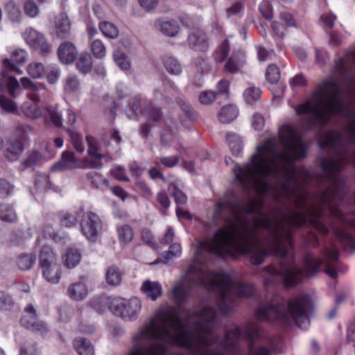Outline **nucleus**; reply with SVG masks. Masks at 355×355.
<instances>
[{"label": "nucleus", "mask_w": 355, "mask_h": 355, "mask_svg": "<svg viewBox=\"0 0 355 355\" xmlns=\"http://www.w3.org/2000/svg\"><path fill=\"white\" fill-rule=\"evenodd\" d=\"M232 233L243 241V244H239L237 239L230 236L229 229L220 227L214 232L212 237L199 243L198 250L223 259L234 257V254H249L250 263L255 266L261 265L269 257L268 250L259 247L260 241L250 234L241 233L236 223L233 224Z\"/></svg>", "instance_id": "f257e3e1"}, {"label": "nucleus", "mask_w": 355, "mask_h": 355, "mask_svg": "<svg viewBox=\"0 0 355 355\" xmlns=\"http://www.w3.org/2000/svg\"><path fill=\"white\" fill-rule=\"evenodd\" d=\"M283 235H277L275 241L270 243L268 250L269 257H279L281 261L279 268L274 264L265 266L262 271L272 279L282 277L283 287L286 289L294 288L303 282L304 278H311L317 275L320 268L324 264V260L315 256L311 252L306 253L302 257L303 268H291L285 265V258L288 256V250L282 242Z\"/></svg>", "instance_id": "f03ea898"}, {"label": "nucleus", "mask_w": 355, "mask_h": 355, "mask_svg": "<svg viewBox=\"0 0 355 355\" xmlns=\"http://www.w3.org/2000/svg\"><path fill=\"white\" fill-rule=\"evenodd\" d=\"M277 157L275 141L271 138L266 139L257 147V150L250 161L243 167L236 164L234 173L236 180L245 187L253 186L263 193L268 192L270 185L263 180L278 169L274 158Z\"/></svg>", "instance_id": "7ed1b4c3"}, {"label": "nucleus", "mask_w": 355, "mask_h": 355, "mask_svg": "<svg viewBox=\"0 0 355 355\" xmlns=\"http://www.w3.org/2000/svg\"><path fill=\"white\" fill-rule=\"evenodd\" d=\"M313 313V304L310 297L299 294L287 300L286 308L279 303L258 306L254 317L258 321L277 323L284 327L295 324L302 328V323H310Z\"/></svg>", "instance_id": "20e7f679"}, {"label": "nucleus", "mask_w": 355, "mask_h": 355, "mask_svg": "<svg viewBox=\"0 0 355 355\" xmlns=\"http://www.w3.org/2000/svg\"><path fill=\"white\" fill-rule=\"evenodd\" d=\"M159 317L164 324L170 322L171 327L178 328V333L173 338L175 345L189 349L196 347L192 333L187 329L179 313L174 309L160 311ZM141 335L146 339L161 341H167L171 337L170 329L165 324L159 325L155 318L150 320L148 324L141 331Z\"/></svg>", "instance_id": "39448f33"}, {"label": "nucleus", "mask_w": 355, "mask_h": 355, "mask_svg": "<svg viewBox=\"0 0 355 355\" xmlns=\"http://www.w3.org/2000/svg\"><path fill=\"white\" fill-rule=\"evenodd\" d=\"M279 137L284 148L291 153H283L280 157L291 164L288 167H284L282 172L285 181L293 182L295 181L297 177V169L294 162L295 160L306 157L307 146L295 128L289 124H284L280 128Z\"/></svg>", "instance_id": "423d86ee"}, {"label": "nucleus", "mask_w": 355, "mask_h": 355, "mask_svg": "<svg viewBox=\"0 0 355 355\" xmlns=\"http://www.w3.org/2000/svg\"><path fill=\"white\" fill-rule=\"evenodd\" d=\"M209 284L217 287L232 288L238 298L249 299L256 293L254 284L245 282H233L230 275L226 272H212Z\"/></svg>", "instance_id": "0eeeda50"}, {"label": "nucleus", "mask_w": 355, "mask_h": 355, "mask_svg": "<svg viewBox=\"0 0 355 355\" xmlns=\"http://www.w3.org/2000/svg\"><path fill=\"white\" fill-rule=\"evenodd\" d=\"M76 215H81L79 224L82 234L89 241H96L103 228V220L99 215L94 211L92 207L85 210L83 206L78 208Z\"/></svg>", "instance_id": "6e6552de"}, {"label": "nucleus", "mask_w": 355, "mask_h": 355, "mask_svg": "<svg viewBox=\"0 0 355 355\" xmlns=\"http://www.w3.org/2000/svg\"><path fill=\"white\" fill-rule=\"evenodd\" d=\"M20 89L17 80L2 71L0 76V92L7 91L12 98H16V92ZM0 108L7 113H15L17 111L16 103L11 98L0 95Z\"/></svg>", "instance_id": "1a4fd4ad"}, {"label": "nucleus", "mask_w": 355, "mask_h": 355, "mask_svg": "<svg viewBox=\"0 0 355 355\" xmlns=\"http://www.w3.org/2000/svg\"><path fill=\"white\" fill-rule=\"evenodd\" d=\"M284 220L291 226L300 227L307 225L317 230L323 235H327L329 228L319 219L309 216L306 213L299 211H292L289 215L282 214Z\"/></svg>", "instance_id": "9d476101"}, {"label": "nucleus", "mask_w": 355, "mask_h": 355, "mask_svg": "<svg viewBox=\"0 0 355 355\" xmlns=\"http://www.w3.org/2000/svg\"><path fill=\"white\" fill-rule=\"evenodd\" d=\"M31 128L26 124L19 125L13 132L10 139V144L5 151L6 157L10 162L18 159L24 150V143L26 141L28 131Z\"/></svg>", "instance_id": "9b49d317"}, {"label": "nucleus", "mask_w": 355, "mask_h": 355, "mask_svg": "<svg viewBox=\"0 0 355 355\" xmlns=\"http://www.w3.org/2000/svg\"><path fill=\"white\" fill-rule=\"evenodd\" d=\"M320 111L315 112V119L321 125H325L334 114H345L347 116H354V112H346L341 99L333 103H324Z\"/></svg>", "instance_id": "f8f14e48"}, {"label": "nucleus", "mask_w": 355, "mask_h": 355, "mask_svg": "<svg viewBox=\"0 0 355 355\" xmlns=\"http://www.w3.org/2000/svg\"><path fill=\"white\" fill-rule=\"evenodd\" d=\"M24 37L26 42L35 51H40L43 56H46L51 52V45L44 35L29 27L24 32Z\"/></svg>", "instance_id": "ddd939ff"}, {"label": "nucleus", "mask_w": 355, "mask_h": 355, "mask_svg": "<svg viewBox=\"0 0 355 355\" xmlns=\"http://www.w3.org/2000/svg\"><path fill=\"white\" fill-rule=\"evenodd\" d=\"M318 94L324 103H333L340 100V87L338 85L331 79H325L318 85Z\"/></svg>", "instance_id": "4468645a"}, {"label": "nucleus", "mask_w": 355, "mask_h": 355, "mask_svg": "<svg viewBox=\"0 0 355 355\" xmlns=\"http://www.w3.org/2000/svg\"><path fill=\"white\" fill-rule=\"evenodd\" d=\"M25 311L28 315H24L20 319L21 326L33 331L46 332V324L35 318V309L33 304H29L25 307Z\"/></svg>", "instance_id": "2eb2a0df"}, {"label": "nucleus", "mask_w": 355, "mask_h": 355, "mask_svg": "<svg viewBox=\"0 0 355 355\" xmlns=\"http://www.w3.org/2000/svg\"><path fill=\"white\" fill-rule=\"evenodd\" d=\"M87 144V153L90 157L89 164L92 168H101L103 167L102 159L105 157L104 155L99 152L100 141L92 135L86 136Z\"/></svg>", "instance_id": "dca6fc26"}, {"label": "nucleus", "mask_w": 355, "mask_h": 355, "mask_svg": "<svg viewBox=\"0 0 355 355\" xmlns=\"http://www.w3.org/2000/svg\"><path fill=\"white\" fill-rule=\"evenodd\" d=\"M320 166L322 170L327 174V178L332 182V186L336 189L337 182L340 178V165L334 157H321Z\"/></svg>", "instance_id": "f3484780"}, {"label": "nucleus", "mask_w": 355, "mask_h": 355, "mask_svg": "<svg viewBox=\"0 0 355 355\" xmlns=\"http://www.w3.org/2000/svg\"><path fill=\"white\" fill-rule=\"evenodd\" d=\"M57 55L62 64H70L77 59L78 51L73 42L64 41L60 44L57 49Z\"/></svg>", "instance_id": "a211bd4d"}, {"label": "nucleus", "mask_w": 355, "mask_h": 355, "mask_svg": "<svg viewBox=\"0 0 355 355\" xmlns=\"http://www.w3.org/2000/svg\"><path fill=\"white\" fill-rule=\"evenodd\" d=\"M28 58V53L24 49H15L11 53L10 58H6L3 61V66L4 70L3 71H6L7 73L8 71H14L19 74L21 73V70L15 65V63L18 64H24Z\"/></svg>", "instance_id": "6ab92c4d"}, {"label": "nucleus", "mask_w": 355, "mask_h": 355, "mask_svg": "<svg viewBox=\"0 0 355 355\" xmlns=\"http://www.w3.org/2000/svg\"><path fill=\"white\" fill-rule=\"evenodd\" d=\"M189 46L196 51L206 52L209 47L208 37L201 30H196L188 35Z\"/></svg>", "instance_id": "aec40b11"}, {"label": "nucleus", "mask_w": 355, "mask_h": 355, "mask_svg": "<svg viewBox=\"0 0 355 355\" xmlns=\"http://www.w3.org/2000/svg\"><path fill=\"white\" fill-rule=\"evenodd\" d=\"M71 23L64 12L61 13L55 20V33L58 38L66 40L71 35Z\"/></svg>", "instance_id": "412c9836"}, {"label": "nucleus", "mask_w": 355, "mask_h": 355, "mask_svg": "<svg viewBox=\"0 0 355 355\" xmlns=\"http://www.w3.org/2000/svg\"><path fill=\"white\" fill-rule=\"evenodd\" d=\"M175 102L184 112L182 115L180 116L181 124L184 128H189L192 122L196 119V114L191 106L187 104L182 98L178 97L175 98Z\"/></svg>", "instance_id": "4be33fe9"}, {"label": "nucleus", "mask_w": 355, "mask_h": 355, "mask_svg": "<svg viewBox=\"0 0 355 355\" xmlns=\"http://www.w3.org/2000/svg\"><path fill=\"white\" fill-rule=\"evenodd\" d=\"M55 259V256L53 250L49 246H42L39 256V266L41 268L42 274L49 275L47 266L57 264Z\"/></svg>", "instance_id": "5701e85b"}, {"label": "nucleus", "mask_w": 355, "mask_h": 355, "mask_svg": "<svg viewBox=\"0 0 355 355\" xmlns=\"http://www.w3.org/2000/svg\"><path fill=\"white\" fill-rule=\"evenodd\" d=\"M44 121L46 123L52 124L55 128L62 125V117L57 105H48L44 109Z\"/></svg>", "instance_id": "b1692460"}, {"label": "nucleus", "mask_w": 355, "mask_h": 355, "mask_svg": "<svg viewBox=\"0 0 355 355\" xmlns=\"http://www.w3.org/2000/svg\"><path fill=\"white\" fill-rule=\"evenodd\" d=\"M226 140L229 148L235 157H240L243 154V144L241 137L233 132L226 135Z\"/></svg>", "instance_id": "393cba45"}, {"label": "nucleus", "mask_w": 355, "mask_h": 355, "mask_svg": "<svg viewBox=\"0 0 355 355\" xmlns=\"http://www.w3.org/2000/svg\"><path fill=\"white\" fill-rule=\"evenodd\" d=\"M155 26L164 35L168 37L175 36L180 30V27L175 20L163 21L157 19L155 21Z\"/></svg>", "instance_id": "a878e982"}, {"label": "nucleus", "mask_w": 355, "mask_h": 355, "mask_svg": "<svg viewBox=\"0 0 355 355\" xmlns=\"http://www.w3.org/2000/svg\"><path fill=\"white\" fill-rule=\"evenodd\" d=\"M141 310L140 301L135 297L130 300H125V307L124 309L122 318L132 320L137 318L138 313Z\"/></svg>", "instance_id": "bb28decb"}, {"label": "nucleus", "mask_w": 355, "mask_h": 355, "mask_svg": "<svg viewBox=\"0 0 355 355\" xmlns=\"http://www.w3.org/2000/svg\"><path fill=\"white\" fill-rule=\"evenodd\" d=\"M73 345L78 355H94V349L89 340L77 337L74 338Z\"/></svg>", "instance_id": "cd10ccee"}, {"label": "nucleus", "mask_w": 355, "mask_h": 355, "mask_svg": "<svg viewBox=\"0 0 355 355\" xmlns=\"http://www.w3.org/2000/svg\"><path fill=\"white\" fill-rule=\"evenodd\" d=\"M239 110L236 105L223 106L218 114V120L223 123H230L237 118Z\"/></svg>", "instance_id": "c85d7f7f"}, {"label": "nucleus", "mask_w": 355, "mask_h": 355, "mask_svg": "<svg viewBox=\"0 0 355 355\" xmlns=\"http://www.w3.org/2000/svg\"><path fill=\"white\" fill-rule=\"evenodd\" d=\"M263 333V329L260 325L251 323L243 329L241 337L247 342L256 341L261 337Z\"/></svg>", "instance_id": "c756f323"}, {"label": "nucleus", "mask_w": 355, "mask_h": 355, "mask_svg": "<svg viewBox=\"0 0 355 355\" xmlns=\"http://www.w3.org/2000/svg\"><path fill=\"white\" fill-rule=\"evenodd\" d=\"M67 293L70 298L77 301L83 300L87 295V288L84 282H76L69 286Z\"/></svg>", "instance_id": "7c9ffc66"}, {"label": "nucleus", "mask_w": 355, "mask_h": 355, "mask_svg": "<svg viewBox=\"0 0 355 355\" xmlns=\"http://www.w3.org/2000/svg\"><path fill=\"white\" fill-rule=\"evenodd\" d=\"M141 291L146 294L147 297L152 300H157L162 293V286L158 282H153L149 280H146L143 283Z\"/></svg>", "instance_id": "2f4dec72"}, {"label": "nucleus", "mask_w": 355, "mask_h": 355, "mask_svg": "<svg viewBox=\"0 0 355 355\" xmlns=\"http://www.w3.org/2000/svg\"><path fill=\"white\" fill-rule=\"evenodd\" d=\"M76 60V68L82 74L86 75L92 71V58L89 53H80Z\"/></svg>", "instance_id": "473e14b6"}, {"label": "nucleus", "mask_w": 355, "mask_h": 355, "mask_svg": "<svg viewBox=\"0 0 355 355\" xmlns=\"http://www.w3.org/2000/svg\"><path fill=\"white\" fill-rule=\"evenodd\" d=\"M76 211L74 213L69 212L67 210H62L58 212V218L61 225L66 227H71L76 225L78 223L77 217H81L76 215Z\"/></svg>", "instance_id": "72a5a7b5"}, {"label": "nucleus", "mask_w": 355, "mask_h": 355, "mask_svg": "<svg viewBox=\"0 0 355 355\" xmlns=\"http://www.w3.org/2000/svg\"><path fill=\"white\" fill-rule=\"evenodd\" d=\"M63 259L67 268H73L80 261L81 254L77 249L69 248L66 250Z\"/></svg>", "instance_id": "f704fd0d"}, {"label": "nucleus", "mask_w": 355, "mask_h": 355, "mask_svg": "<svg viewBox=\"0 0 355 355\" xmlns=\"http://www.w3.org/2000/svg\"><path fill=\"white\" fill-rule=\"evenodd\" d=\"M341 138L342 135L340 133L335 130H331L323 135L322 139L318 142V146L322 149L332 148Z\"/></svg>", "instance_id": "c9c22d12"}, {"label": "nucleus", "mask_w": 355, "mask_h": 355, "mask_svg": "<svg viewBox=\"0 0 355 355\" xmlns=\"http://www.w3.org/2000/svg\"><path fill=\"white\" fill-rule=\"evenodd\" d=\"M0 220L6 223H15L17 220L16 211L11 205L0 204Z\"/></svg>", "instance_id": "e433bc0d"}, {"label": "nucleus", "mask_w": 355, "mask_h": 355, "mask_svg": "<svg viewBox=\"0 0 355 355\" xmlns=\"http://www.w3.org/2000/svg\"><path fill=\"white\" fill-rule=\"evenodd\" d=\"M86 178L90 182L91 187L94 189H102L103 187H108V180L96 171H89L86 174Z\"/></svg>", "instance_id": "4c0bfd02"}, {"label": "nucleus", "mask_w": 355, "mask_h": 355, "mask_svg": "<svg viewBox=\"0 0 355 355\" xmlns=\"http://www.w3.org/2000/svg\"><path fill=\"white\" fill-rule=\"evenodd\" d=\"M111 297L102 295L93 299L90 302V306L96 312L103 313L107 309L110 311V302Z\"/></svg>", "instance_id": "58836bf2"}, {"label": "nucleus", "mask_w": 355, "mask_h": 355, "mask_svg": "<svg viewBox=\"0 0 355 355\" xmlns=\"http://www.w3.org/2000/svg\"><path fill=\"white\" fill-rule=\"evenodd\" d=\"M119 241L121 245H127L134 238V232L130 225L124 224L117 228Z\"/></svg>", "instance_id": "ea45409f"}, {"label": "nucleus", "mask_w": 355, "mask_h": 355, "mask_svg": "<svg viewBox=\"0 0 355 355\" xmlns=\"http://www.w3.org/2000/svg\"><path fill=\"white\" fill-rule=\"evenodd\" d=\"M105 279L107 284L116 286L121 284L122 274L117 266L112 265L107 268Z\"/></svg>", "instance_id": "a19ab883"}, {"label": "nucleus", "mask_w": 355, "mask_h": 355, "mask_svg": "<svg viewBox=\"0 0 355 355\" xmlns=\"http://www.w3.org/2000/svg\"><path fill=\"white\" fill-rule=\"evenodd\" d=\"M36 257L33 254H20L18 255L16 263L21 270H30L35 264Z\"/></svg>", "instance_id": "79ce46f5"}, {"label": "nucleus", "mask_w": 355, "mask_h": 355, "mask_svg": "<svg viewBox=\"0 0 355 355\" xmlns=\"http://www.w3.org/2000/svg\"><path fill=\"white\" fill-rule=\"evenodd\" d=\"M319 107V104H318L315 107H312L311 102L306 101L304 103L297 105L295 107V112L297 115H302L311 113L313 115V119H310L309 122L311 123V125H313L315 124V121H317V120L315 119V112L320 111Z\"/></svg>", "instance_id": "37998d69"}, {"label": "nucleus", "mask_w": 355, "mask_h": 355, "mask_svg": "<svg viewBox=\"0 0 355 355\" xmlns=\"http://www.w3.org/2000/svg\"><path fill=\"white\" fill-rule=\"evenodd\" d=\"M47 268L49 275L42 274L43 277L49 283L58 284L62 275L61 266L59 264L49 265Z\"/></svg>", "instance_id": "c03bdc74"}, {"label": "nucleus", "mask_w": 355, "mask_h": 355, "mask_svg": "<svg viewBox=\"0 0 355 355\" xmlns=\"http://www.w3.org/2000/svg\"><path fill=\"white\" fill-rule=\"evenodd\" d=\"M168 189L171 192V196L173 198L177 207L187 203V196L178 188L176 182H171L169 184Z\"/></svg>", "instance_id": "a18cd8bd"}, {"label": "nucleus", "mask_w": 355, "mask_h": 355, "mask_svg": "<svg viewBox=\"0 0 355 355\" xmlns=\"http://www.w3.org/2000/svg\"><path fill=\"white\" fill-rule=\"evenodd\" d=\"M163 64L166 70L171 74L179 75L182 72V66L178 60L171 56L163 58Z\"/></svg>", "instance_id": "49530a36"}, {"label": "nucleus", "mask_w": 355, "mask_h": 355, "mask_svg": "<svg viewBox=\"0 0 355 355\" xmlns=\"http://www.w3.org/2000/svg\"><path fill=\"white\" fill-rule=\"evenodd\" d=\"M125 307V300L119 297H111L110 302V311L116 316L122 318Z\"/></svg>", "instance_id": "de8ad7c7"}, {"label": "nucleus", "mask_w": 355, "mask_h": 355, "mask_svg": "<svg viewBox=\"0 0 355 355\" xmlns=\"http://www.w3.org/2000/svg\"><path fill=\"white\" fill-rule=\"evenodd\" d=\"M188 273H195L196 276L190 277V283L195 286H204L205 280L202 269L196 266H190L187 270Z\"/></svg>", "instance_id": "09e8293b"}, {"label": "nucleus", "mask_w": 355, "mask_h": 355, "mask_svg": "<svg viewBox=\"0 0 355 355\" xmlns=\"http://www.w3.org/2000/svg\"><path fill=\"white\" fill-rule=\"evenodd\" d=\"M24 114L31 119H38L42 116V111L35 103L25 102L21 106Z\"/></svg>", "instance_id": "8fccbe9b"}, {"label": "nucleus", "mask_w": 355, "mask_h": 355, "mask_svg": "<svg viewBox=\"0 0 355 355\" xmlns=\"http://www.w3.org/2000/svg\"><path fill=\"white\" fill-rule=\"evenodd\" d=\"M46 67L41 63L37 62H31L27 67L28 73L33 78H44Z\"/></svg>", "instance_id": "3c124183"}, {"label": "nucleus", "mask_w": 355, "mask_h": 355, "mask_svg": "<svg viewBox=\"0 0 355 355\" xmlns=\"http://www.w3.org/2000/svg\"><path fill=\"white\" fill-rule=\"evenodd\" d=\"M113 59L116 64L123 70L130 68V62L127 54L120 49H115L113 52Z\"/></svg>", "instance_id": "603ef678"}, {"label": "nucleus", "mask_w": 355, "mask_h": 355, "mask_svg": "<svg viewBox=\"0 0 355 355\" xmlns=\"http://www.w3.org/2000/svg\"><path fill=\"white\" fill-rule=\"evenodd\" d=\"M98 28L102 34L109 38L114 39L119 35V31L116 26L109 21H101Z\"/></svg>", "instance_id": "864d4df0"}, {"label": "nucleus", "mask_w": 355, "mask_h": 355, "mask_svg": "<svg viewBox=\"0 0 355 355\" xmlns=\"http://www.w3.org/2000/svg\"><path fill=\"white\" fill-rule=\"evenodd\" d=\"M67 132L71 139V141L73 148L78 153H83L85 150V145L83 141L82 136L80 133L74 131L70 128H68Z\"/></svg>", "instance_id": "5fc2aeb1"}, {"label": "nucleus", "mask_w": 355, "mask_h": 355, "mask_svg": "<svg viewBox=\"0 0 355 355\" xmlns=\"http://www.w3.org/2000/svg\"><path fill=\"white\" fill-rule=\"evenodd\" d=\"M261 90L259 87H250L243 92V98L248 104L255 103L261 97Z\"/></svg>", "instance_id": "6e6d98bb"}, {"label": "nucleus", "mask_w": 355, "mask_h": 355, "mask_svg": "<svg viewBox=\"0 0 355 355\" xmlns=\"http://www.w3.org/2000/svg\"><path fill=\"white\" fill-rule=\"evenodd\" d=\"M172 295L178 304L184 303L189 297V291L182 285L175 286L172 290Z\"/></svg>", "instance_id": "4d7b16f0"}, {"label": "nucleus", "mask_w": 355, "mask_h": 355, "mask_svg": "<svg viewBox=\"0 0 355 355\" xmlns=\"http://www.w3.org/2000/svg\"><path fill=\"white\" fill-rule=\"evenodd\" d=\"M148 121L159 122L162 119V112L159 107L149 106L144 109L143 114Z\"/></svg>", "instance_id": "13d9d810"}, {"label": "nucleus", "mask_w": 355, "mask_h": 355, "mask_svg": "<svg viewBox=\"0 0 355 355\" xmlns=\"http://www.w3.org/2000/svg\"><path fill=\"white\" fill-rule=\"evenodd\" d=\"M230 82L227 80H220L216 85V94L217 98H222L227 100L230 97Z\"/></svg>", "instance_id": "bf43d9fd"}, {"label": "nucleus", "mask_w": 355, "mask_h": 355, "mask_svg": "<svg viewBox=\"0 0 355 355\" xmlns=\"http://www.w3.org/2000/svg\"><path fill=\"white\" fill-rule=\"evenodd\" d=\"M5 10L8 14L9 19L13 21H19L21 19V10L16 6L13 1H9L5 6Z\"/></svg>", "instance_id": "052dcab7"}, {"label": "nucleus", "mask_w": 355, "mask_h": 355, "mask_svg": "<svg viewBox=\"0 0 355 355\" xmlns=\"http://www.w3.org/2000/svg\"><path fill=\"white\" fill-rule=\"evenodd\" d=\"M195 329L198 332L205 334V335H200V339L206 345H210L213 343L209 338V336L212 334V330L208 324L198 322L196 323Z\"/></svg>", "instance_id": "680f3d73"}, {"label": "nucleus", "mask_w": 355, "mask_h": 355, "mask_svg": "<svg viewBox=\"0 0 355 355\" xmlns=\"http://www.w3.org/2000/svg\"><path fill=\"white\" fill-rule=\"evenodd\" d=\"M144 350V355H165L167 352L166 346L162 343H155L147 348H139L136 350Z\"/></svg>", "instance_id": "e2e57ef3"}, {"label": "nucleus", "mask_w": 355, "mask_h": 355, "mask_svg": "<svg viewBox=\"0 0 355 355\" xmlns=\"http://www.w3.org/2000/svg\"><path fill=\"white\" fill-rule=\"evenodd\" d=\"M280 71L279 67L273 64H269L266 71V78L270 84H277L280 79Z\"/></svg>", "instance_id": "0e129e2a"}, {"label": "nucleus", "mask_w": 355, "mask_h": 355, "mask_svg": "<svg viewBox=\"0 0 355 355\" xmlns=\"http://www.w3.org/2000/svg\"><path fill=\"white\" fill-rule=\"evenodd\" d=\"M91 51L93 55L98 59H103L106 55V48L103 42L99 40H94L91 44Z\"/></svg>", "instance_id": "69168bd1"}, {"label": "nucleus", "mask_w": 355, "mask_h": 355, "mask_svg": "<svg viewBox=\"0 0 355 355\" xmlns=\"http://www.w3.org/2000/svg\"><path fill=\"white\" fill-rule=\"evenodd\" d=\"M230 50V42L227 39H225L216 50V60L218 62H223L227 58Z\"/></svg>", "instance_id": "338daca9"}, {"label": "nucleus", "mask_w": 355, "mask_h": 355, "mask_svg": "<svg viewBox=\"0 0 355 355\" xmlns=\"http://www.w3.org/2000/svg\"><path fill=\"white\" fill-rule=\"evenodd\" d=\"M60 76V69L55 64H50L46 67L45 77L50 84L55 83Z\"/></svg>", "instance_id": "774afa93"}]
</instances>
